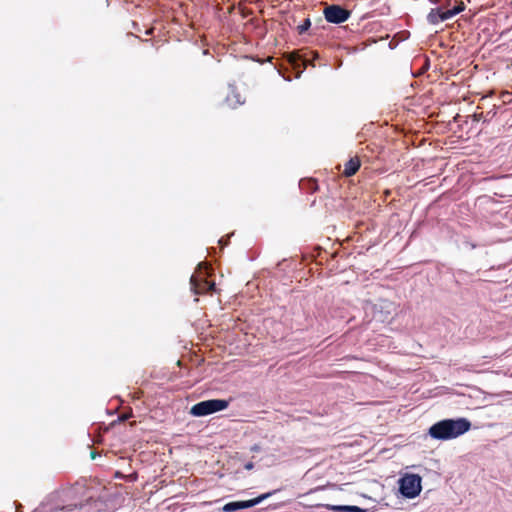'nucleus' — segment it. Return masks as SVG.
I'll list each match as a JSON object with an SVG mask.
<instances>
[{
  "label": "nucleus",
  "mask_w": 512,
  "mask_h": 512,
  "mask_svg": "<svg viewBox=\"0 0 512 512\" xmlns=\"http://www.w3.org/2000/svg\"><path fill=\"white\" fill-rule=\"evenodd\" d=\"M470 427V421L465 418L445 419L432 425L429 435L434 439L449 440L463 435Z\"/></svg>",
  "instance_id": "f257e3e1"
},
{
  "label": "nucleus",
  "mask_w": 512,
  "mask_h": 512,
  "mask_svg": "<svg viewBox=\"0 0 512 512\" xmlns=\"http://www.w3.org/2000/svg\"><path fill=\"white\" fill-rule=\"evenodd\" d=\"M206 276H208V266L205 263H200L197 271L190 278L191 291L195 295H201L214 289L215 283L208 281Z\"/></svg>",
  "instance_id": "f03ea898"
},
{
  "label": "nucleus",
  "mask_w": 512,
  "mask_h": 512,
  "mask_svg": "<svg viewBox=\"0 0 512 512\" xmlns=\"http://www.w3.org/2000/svg\"><path fill=\"white\" fill-rule=\"evenodd\" d=\"M228 405L229 402L223 399L205 400L192 406L190 414L195 417H203L218 411H222L226 409Z\"/></svg>",
  "instance_id": "7ed1b4c3"
},
{
  "label": "nucleus",
  "mask_w": 512,
  "mask_h": 512,
  "mask_svg": "<svg viewBox=\"0 0 512 512\" xmlns=\"http://www.w3.org/2000/svg\"><path fill=\"white\" fill-rule=\"evenodd\" d=\"M421 482L422 478L418 474H405L399 479V490L404 497L413 499L422 490Z\"/></svg>",
  "instance_id": "20e7f679"
},
{
  "label": "nucleus",
  "mask_w": 512,
  "mask_h": 512,
  "mask_svg": "<svg viewBox=\"0 0 512 512\" xmlns=\"http://www.w3.org/2000/svg\"><path fill=\"white\" fill-rule=\"evenodd\" d=\"M275 492L276 491L267 492V493L261 494L260 496L254 498V499L247 500V501L229 502L223 506V511L224 512H234V511H237L240 509L251 508L255 505L260 504L262 501H264L265 499L272 496Z\"/></svg>",
  "instance_id": "39448f33"
},
{
  "label": "nucleus",
  "mask_w": 512,
  "mask_h": 512,
  "mask_svg": "<svg viewBox=\"0 0 512 512\" xmlns=\"http://www.w3.org/2000/svg\"><path fill=\"white\" fill-rule=\"evenodd\" d=\"M324 16L328 22L340 24L349 18L350 12L339 5H330L324 9Z\"/></svg>",
  "instance_id": "423d86ee"
},
{
  "label": "nucleus",
  "mask_w": 512,
  "mask_h": 512,
  "mask_svg": "<svg viewBox=\"0 0 512 512\" xmlns=\"http://www.w3.org/2000/svg\"><path fill=\"white\" fill-rule=\"evenodd\" d=\"M371 307L375 310L374 318L381 322L387 320L388 316L395 310L394 304L388 300H380Z\"/></svg>",
  "instance_id": "0eeeda50"
},
{
  "label": "nucleus",
  "mask_w": 512,
  "mask_h": 512,
  "mask_svg": "<svg viewBox=\"0 0 512 512\" xmlns=\"http://www.w3.org/2000/svg\"><path fill=\"white\" fill-rule=\"evenodd\" d=\"M359 167V159L357 157L351 158L349 161L346 162L343 173L347 177L352 176L358 171Z\"/></svg>",
  "instance_id": "6e6552de"
},
{
  "label": "nucleus",
  "mask_w": 512,
  "mask_h": 512,
  "mask_svg": "<svg viewBox=\"0 0 512 512\" xmlns=\"http://www.w3.org/2000/svg\"><path fill=\"white\" fill-rule=\"evenodd\" d=\"M327 507L335 512H365L364 509L353 505H328Z\"/></svg>",
  "instance_id": "1a4fd4ad"
},
{
  "label": "nucleus",
  "mask_w": 512,
  "mask_h": 512,
  "mask_svg": "<svg viewBox=\"0 0 512 512\" xmlns=\"http://www.w3.org/2000/svg\"><path fill=\"white\" fill-rule=\"evenodd\" d=\"M226 102L228 106L235 108L238 105L242 104L241 97L234 89H231V93L227 95Z\"/></svg>",
  "instance_id": "9d476101"
},
{
  "label": "nucleus",
  "mask_w": 512,
  "mask_h": 512,
  "mask_svg": "<svg viewBox=\"0 0 512 512\" xmlns=\"http://www.w3.org/2000/svg\"><path fill=\"white\" fill-rule=\"evenodd\" d=\"M440 16H441L440 10L432 9L427 16V20L431 24H438L439 22H442V19H440Z\"/></svg>",
  "instance_id": "9b49d317"
},
{
  "label": "nucleus",
  "mask_w": 512,
  "mask_h": 512,
  "mask_svg": "<svg viewBox=\"0 0 512 512\" xmlns=\"http://www.w3.org/2000/svg\"><path fill=\"white\" fill-rule=\"evenodd\" d=\"M455 15H457V14H456L454 9H449V10L443 11V12L441 11L440 19H442V22H443V21H446L448 19H451Z\"/></svg>",
  "instance_id": "f8f14e48"
},
{
  "label": "nucleus",
  "mask_w": 512,
  "mask_h": 512,
  "mask_svg": "<svg viewBox=\"0 0 512 512\" xmlns=\"http://www.w3.org/2000/svg\"><path fill=\"white\" fill-rule=\"evenodd\" d=\"M311 26V21L309 18L305 19L304 22L298 26V32L300 34L305 33Z\"/></svg>",
  "instance_id": "ddd939ff"
},
{
  "label": "nucleus",
  "mask_w": 512,
  "mask_h": 512,
  "mask_svg": "<svg viewBox=\"0 0 512 512\" xmlns=\"http://www.w3.org/2000/svg\"><path fill=\"white\" fill-rule=\"evenodd\" d=\"M456 14H459L460 12L465 10V4L464 2L460 1L454 8Z\"/></svg>",
  "instance_id": "4468645a"
},
{
  "label": "nucleus",
  "mask_w": 512,
  "mask_h": 512,
  "mask_svg": "<svg viewBox=\"0 0 512 512\" xmlns=\"http://www.w3.org/2000/svg\"><path fill=\"white\" fill-rule=\"evenodd\" d=\"M253 467H254V465L252 462H248L247 464H245V469H247V470H251Z\"/></svg>",
  "instance_id": "2eb2a0df"
},
{
  "label": "nucleus",
  "mask_w": 512,
  "mask_h": 512,
  "mask_svg": "<svg viewBox=\"0 0 512 512\" xmlns=\"http://www.w3.org/2000/svg\"><path fill=\"white\" fill-rule=\"evenodd\" d=\"M251 450H252V451H256V452H257V451H259V446H258V445H255V446H253V447H252V449H251Z\"/></svg>",
  "instance_id": "dca6fc26"
}]
</instances>
